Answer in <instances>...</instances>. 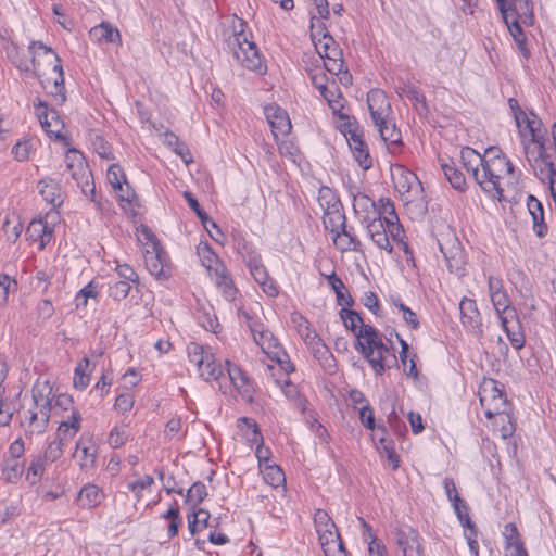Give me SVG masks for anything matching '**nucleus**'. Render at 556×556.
Segmentation results:
<instances>
[{
  "label": "nucleus",
  "instance_id": "1",
  "mask_svg": "<svg viewBox=\"0 0 556 556\" xmlns=\"http://www.w3.org/2000/svg\"><path fill=\"white\" fill-rule=\"evenodd\" d=\"M31 53V62L34 73L37 77H41L45 72L41 68V59L49 65H52L53 77L47 78V83H52L53 89L50 90V94L54 97L59 104H63L66 101L65 89H64V73L61 64V59L53 51L52 48L47 47L41 41H33L29 46Z\"/></svg>",
  "mask_w": 556,
  "mask_h": 556
},
{
  "label": "nucleus",
  "instance_id": "2",
  "mask_svg": "<svg viewBox=\"0 0 556 556\" xmlns=\"http://www.w3.org/2000/svg\"><path fill=\"white\" fill-rule=\"evenodd\" d=\"M514 172V165L496 147H490L484 153V164L481 174L480 187L492 198L501 199L503 189L501 179Z\"/></svg>",
  "mask_w": 556,
  "mask_h": 556
},
{
  "label": "nucleus",
  "instance_id": "3",
  "mask_svg": "<svg viewBox=\"0 0 556 556\" xmlns=\"http://www.w3.org/2000/svg\"><path fill=\"white\" fill-rule=\"evenodd\" d=\"M244 25V21L239 20L240 30H237V26L233 27V34L227 39V46L243 67L263 73L264 65L262 58L256 45L249 40L248 34L243 29Z\"/></svg>",
  "mask_w": 556,
  "mask_h": 556
},
{
  "label": "nucleus",
  "instance_id": "4",
  "mask_svg": "<svg viewBox=\"0 0 556 556\" xmlns=\"http://www.w3.org/2000/svg\"><path fill=\"white\" fill-rule=\"evenodd\" d=\"M538 152L531 150L529 142H523L526 160L533 169L534 175L542 181L548 182L551 192L556 190V166L547 153L545 144L536 146Z\"/></svg>",
  "mask_w": 556,
  "mask_h": 556
},
{
  "label": "nucleus",
  "instance_id": "5",
  "mask_svg": "<svg viewBox=\"0 0 556 556\" xmlns=\"http://www.w3.org/2000/svg\"><path fill=\"white\" fill-rule=\"evenodd\" d=\"M392 179L403 202H419L426 208L422 185L413 172L399 165L392 172Z\"/></svg>",
  "mask_w": 556,
  "mask_h": 556
},
{
  "label": "nucleus",
  "instance_id": "6",
  "mask_svg": "<svg viewBox=\"0 0 556 556\" xmlns=\"http://www.w3.org/2000/svg\"><path fill=\"white\" fill-rule=\"evenodd\" d=\"M142 233L151 242V250H147L144 254L147 269L157 280L168 279L172 275V266L167 260L166 252L149 229H143Z\"/></svg>",
  "mask_w": 556,
  "mask_h": 556
},
{
  "label": "nucleus",
  "instance_id": "7",
  "mask_svg": "<svg viewBox=\"0 0 556 556\" xmlns=\"http://www.w3.org/2000/svg\"><path fill=\"white\" fill-rule=\"evenodd\" d=\"M479 396L486 418L491 419L494 416L507 417L506 399L495 380L489 379L483 381L480 387Z\"/></svg>",
  "mask_w": 556,
  "mask_h": 556
},
{
  "label": "nucleus",
  "instance_id": "8",
  "mask_svg": "<svg viewBox=\"0 0 556 556\" xmlns=\"http://www.w3.org/2000/svg\"><path fill=\"white\" fill-rule=\"evenodd\" d=\"M191 362L198 365L200 376L206 380H218L224 372L220 364H217L213 355L204 353L203 348L198 344H192L188 349Z\"/></svg>",
  "mask_w": 556,
  "mask_h": 556
},
{
  "label": "nucleus",
  "instance_id": "9",
  "mask_svg": "<svg viewBox=\"0 0 556 556\" xmlns=\"http://www.w3.org/2000/svg\"><path fill=\"white\" fill-rule=\"evenodd\" d=\"M354 348L363 357H370L371 353L377 350L388 351V346L383 343L380 332L370 325L359 327Z\"/></svg>",
  "mask_w": 556,
  "mask_h": 556
},
{
  "label": "nucleus",
  "instance_id": "10",
  "mask_svg": "<svg viewBox=\"0 0 556 556\" xmlns=\"http://www.w3.org/2000/svg\"><path fill=\"white\" fill-rule=\"evenodd\" d=\"M65 162L73 180L76 181L79 188L90 186V180L93 178L92 173L79 151L75 149L68 150L65 155Z\"/></svg>",
  "mask_w": 556,
  "mask_h": 556
},
{
  "label": "nucleus",
  "instance_id": "11",
  "mask_svg": "<svg viewBox=\"0 0 556 556\" xmlns=\"http://www.w3.org/2000/svg\"><path fill=\"white\" fill-rule=\"evenodd\" d=\"M239 314L245 318L255 343L263 350L264 353L270 356L274 352L279 350V342L269 330L264 329L263 325L254 320L249 315V313L240 311Z\"/></svg>",
  "mask_w": 556,
  "mask_h": 556
},
{
  "label": "nucleus",
  "instance_id": "12",
  "mask_svg": "<svg viewBox=\"0 0 556 556\" xmlns=\"http://www.w3.org/2000/svg\"><path fill=\"white\" fill-rule=\"evenodd\" d=\"M314 525L321 547L325 545L334 546V541L341 539L336 523L326 510L320 508L315 510Z\"/></svg>",
  "mask_w": 556,
  "mask_h": 556
},
{
  "label": "nucleus",
  "instance_id": "13",
  "mask_svg": "<svg viewBox=\"0 0 556 556\" xmlns=\"http://www.w3.org/2000/svg\"><path fill=\"white\" fill-rule=\"evenodd\" d=\"M350 194L353 198L354 214L362 225L380 216L377 204L367 194L356 188H351Z\"/></svg>",
  "mask_w": 556,
  "mask_h": 556
},
{
  "label": "nucleus",
  "instance_id": "14",
  "mask_svg": "<svg viewBox=\"0 0 556 556\" xmlns=\"http://www.w3.org/2000/svg\"><path fill=\"white\" fill-rule=\"evenodd\" d=\"M459 312L463 326L476 336L481 337L483 333L482 319L476 301L463 298L459 303Z\"/></svg>",
  "mask_w": 556,
  "mask_h": 556
},
{
  "label": "nucleus",
  "instance_id": "15",
  "mask_svg": "<svg viewBox=\"0 0 556 556\" xmlns=\"http://www.w3.org/2000/svg\"><path fill=\"white\" fill-rule=\"evenodd\" d=\"M265 116L276 139L286 136L291 130V122L287 112L278 105L265 106Z\"/></svg>",
  "mask_w": 556,
  "mask_h": 556
},
{
  "label": "nucleus",
  "instance_id": "16",
  "mask_svg": "<svg viewBox=\"0 0 556 556\" xmlns=\"http://www.w3.org/2000/svg\"><path fill=\"white\" fill-rule=\"evenodd\" d=\"M346 140L358 165L364 170L369 169L372 166V159L369 154L367 144L363 139V135L358 131V129H353L349 131Z\"/></svg>",
  "mask_w": 556,
  "mask_h": 556
},
{
  "label": "nucleus",
  "instance_id": "17",
  "mask_svg": "<svg viewBox=\"0 0 556 556\" xmlns=\"http://www.w3.org/2000/svg\"><path fill=\"white\" fill-rule=\"evenodd\" d=\"M396 544L402 551V556H425L421 538L414 529L397 531Z\"/></svg>",
  "mask_w": 556,
  "mask_h": 556
},
{
  "label": "nucleus",
  "instance_id": "18",
  "mask_svg": "<svg viewBox=\"0 0 556 556\" xmlns=\"http://www.w3.org/2000/svg\"><path fill=\"white\" fill-rule=\"evenodd\" d=\"M227 372L232 384L236 387L242 399L249 403L253 401L254 387L249 377L236 365L226 362Z\"/></svg>",
  "mask_w": 556,
  "mask_h": 556
},
{
  "label": "nucleus",
  "instance_id": "19",
  "mask_svg": "<svg viewBox=\"0 0 556 556\" xmlns=\"http://www.w3.org/2000/svg\"><path fill=\"white\" fill-rule=\"evenodd\" d=\"M366 228L367 235L371 239V241L381 250H386L391 253L393 251V247L388 237V227L387 224L379 216L375 219H371L369 223L363 225Z\"/></svg>",
  "mask_w": 556,
  "mask_h": 556
},
{
  "label": "nucleus",
  "instance_id": "20",
  "mask_svg": "<svg viewBox=\"0 0 556 556\" xmlns=\"http://www.w3.org/2000/svg\"><path fill=\"white\" fill-rule=\"evenodd\" d=\"M319 364L328 371L332 372L336 368V362L329 348L321 342L320 338L313 333L312 338L305 342Z\"/></svg>",
  "mask_w": 556,
  "mask_h": 556
},
{
  "label": "nucleus",
  "instance_id": "21",
  "mask_svg": "<svg viewBox=\"0 0 556 556\" xmlns=\"http://www.w3.org/2000/svg\"><path fill=\"white\" fill-rule=\"evenodd\" d=\"M367 103L374 123H382L391 110L386 93L379 89L371 90L367 96Z\"/></svg>",
  "mask_w": 556,
  "mask_h": 556
},
{
  "label": "nucleus",
  "instance_id": "22",
  "mask_svg": "<svg viewBox=\"0 0 556 556\" xmlns=\"http://www.w3.org/2000/svg\"><path fill=\"white\" fill-rule=\"evenodd\" d=\"M460 157L467 172L472 173L475 180L479 184L481 181L484 155L481 156L476 150L466 147L462 149Z\"/></svg>",
  "mask_w": 556,
  "mask_h": 556
},
{
  "label": "nucleus",
  "instance_id": "23",
  "mask_svg": "<svg viewBox=\"0 0 556 556\" xmlns=\"http://www.w3.org/2000/svg\"><path fill=\"white\" fill-rule=\"evenodd\" d=\"M442 172L451 186L460 192L467 188L465 175L452 160L439 159Z\"/></svg>",
  "mask_w": 556,
  "mask_h": 556
},
{
  "label": "nucleus",
  "instance_id": "24",
  "mask_svg": "<svg viewBox=\"0 0 556 556\" xmlns=\"http://www.w3.org/2000/svg\"><path fill=\"white\" fill-rule=\"evenodd\" d=\"M36 115L42 126V128L48 132H59V129H52V126L55 127L59 125H63L60 121L59 114L55 110H49L48 104L42 101H38V104L35 105Z\"/></svg>",
  "mask_w": 556,
  "mask_h": 556
},
{
  "label": "nucleus",
  "instance_id": "25",
  "mask_svg": "<svg viewBox=\"0 0 556 556\" xmlns=\"http://www.w3.org/2000/svg\"><path fill=\"white\" fill-rule=\"evenodd\" d=\"M39 193L42 198L53 206H59L63 203V197L59 184L50 178L45 177L38 182Z\"/></svg>",
  "mask_w": 556,
  "mask_h": 556
},
{
  "label": "nucleus",
  "instance_id": "26",
  "mask_svg": "<svg viewBox=\"0 0 556 556\" xmlns=\"http://www.w3.org/2000/svg\"><path fill=\"white\" fill-rule=\"evenodd\" d=\"M215 283L223 296L227 301H233L237 294V288L233 285L225 266H217L215 268Z\"/></svg>",
  "mask_w": 556,
  "mask_h": 556
},
{
  "label": "nucleus",
  "instance_id": "27",
  "mask_svg": "<svg viewBox=\"0 0 556 556\" xmlns=\"http://www.w3.org/2000/svg\"><path fill=\"white\" fill-rule=\"evenodd\" d=\"M52 232V228L48 225V223L43 222L42 219L31 220L26 229V236L29 239H40L41 249L45 248L46 243L50 241Z\"/></svg>",
  "mask_w": 556,
  "mask_h": 556
},
{
  "label": "nucleus",
  "instance_id": "28",
  "mask_svg": "<svg viewBox=\"0 0 556 556\" xmlns=\"http://www.w3.org/2000/svg\"><path fill=\"white\" fill-rule=\"evenodd\" d=\"M508 12L521 17V21L526 25H532L534 23L533 14V0H511L507 4Z\"/></svg>",
  "mask_w": 556,
  "mask_h": 556
},
{
  "label": "nucleus",
  "instance_id": "29",
  "mask_svg": "<svg viewBox=\"0 0 556 556\" xmlns=\"http://www.w3.org/2000/svg\"><path fill=\"white\" fill-rule=\"evenodd\" d=\"M390 350L388 351H380L377 350L376 352L371 353L370 357H364L369 365L371 366L372 370L377 375H382L386 371V368H390L392 364L396 363L395 355H391L389 358Z\"/></svg>",
  "mask_w": 556,
  "mask_h": 556
},
{
  "label": "nucleus",
  "instance_id": "30",
  "mask_svg": "<svg viewBox=\"0 0 556 556\" xmlns=\"http://www.w3.org/2000/svg\"><path fill=\"white\" fill-rule=\"evenodd\" d=\"M440 250L444 254L447 267L451 271H455L457 275H462L464 271V253L458 244L453 245L447 252L443 245L440 244Z\"/></svg>",
  "mask_w": 556,
  "mask_h": 556
},
{
  "label": "nucleus",
  "instance_id": "31",
  "mask_svg": "<svg viewBox=\"0 0 556 556\" xmlns=\"http://www.w3.org/2000/svg\"><path fill=\"white\" fill-rule=\"evenodd\" d=\"M526 128L529 130L531 135L530 140H523V142H529L531 146L532 143L535 146H543L545 144L544 134L545 131L542 129V122L536 118V115L531 113V116L527 115L525 118Z\"/></svg>",
  "mask_w": 556,
  "mask_h": 556
},
{
  "label": "nucleus",
  "instance_id": "32",
  "mask_svg": "<svg viewBox=\"0 0 556 556\" xmlns=\"http://www.w3.org/2000/svg\"><path fill=\"white\" fill-rule=\"evenodd\" d=\"M327 281L329 286L332 288V290L336 293L337 302L340 306L343 307H351L354 304V300L350 294H345L343 290L345 289V286L341 278L337 276L334 271H332L330 275L326 276Z\"/></svg>",
  "mask_w": 556,
  "mask_h": 556
},
{
  "label": "nucleus",
  "instance_id": "33",
  "mask_svg": "<svg viewBox=\"0 0 556 556\" xmlns=\"http://www.w3.org/2000/svg\"><path fill=\"white\" fill-rule=\"evenodd\" d=\"M378 128L381 139L390 144H402V135L395 124L382 118V123H374Z\"/></svg>",
  "mask_w": 556,
  "mask_h": 556
},
{
  "label": "nucleus",
  "instance_id": "34",
  "mask_svg": "<svg viewBox=\"0 0 556 556\" xmlns=\"http://www.w3.org/2000/svg\"><path fill=\"white\" fill-rule=\"evenodd\" d=\"M92 370L88 357H84L75 368L73 383L77 390H85L90 382V372Z\"/></svg>",
  "mask_w": 556,
  "mask_h": 556
},
{
  "label": "nucleus",
  "instance_id": "35",
  "mask_svg": "<svg viewBox=\"0 0 556 556\" xmlns=\"http://www.w3.org/2000/svg\"><path fill=\"white\" fill-rule=\"evenodd\" d=\"M77 500L84 508L96 507L101 502V491L94 484H87L79 491Z\"/></svg>",
  "mask_w": 556,
  "mask_h": 556
},
{
  "label": "nucleus",
  "instance_id": "36",
  "mask_svg": "<svg viewBox=\"0 0 556 556\" xmlns=\"http://www.w3.org/2000/svg\"><path fill=\"white\" fill-rule=\"evenodd\" d=\"M79 428L80 415L78 413L73 412L72 421L66 420L60 424L55 440H62V442L64 443L65 441H68L72 438H74L75 434L78 432Z\"/></svg>",
  "mask_w": 556,
  "mask_h": 556
},
{
  "label": "nucleus",
  "instance_id": "37",
  "mask_svg": "<svg viewBox=\"0 0 556 556\" xmlns=\"http://www.w3.org/2000/svg\"><path fill=\"white\" fill-rule=\"evenodd\" d=\"M315 48L319 56L325 61L329 56H342V51L337 46L330 34L324 35V38H319L318 42H315Z\"/></svg>",
  "mask_w": 556,
  "mask_h": 556
},
{
  "label": "nucleus",
  "instance_id": "38",
  "mask_svg": "<svg viewBox=\"0 0 556 556\" xmlns=\"http://www.w3.org/2000/svg\"><path fill=\"white\" fill-rule=\"evenodd\" d=\"M339 314L344 324V327L352 331L356 337L359 327L365 325L361 315L355 311L349 309L348 307H342Z\"/></svg>",
  "mask_w": 556,
  "mask_h": 556
},
{
  "label": "nucleus",
  "instance_id": "39",
  "mask_svg": "<svg viewBox=\"0 0 556 556\" xmlns=\"http://www.w3.org/2000/svg\"><path fill=\"white\" fill-rule=\"evenodd\" d=\"M184 198L188 202L189 206L192 208V211L197 214V216L200 218L203 226L207 229V223L212 224V227L217 230L218 233H220V229L216 225V223L210 218V216L205 213V211L200 206L198 200L193 197V194L189 191L184 192Z\"/></svg>",
  "mask_w": 556,
  "mask_h": 556
},
{
  "label": "nucleus",
  "instance_id": "40",
  "mask_svg": "<svg viewBox=\"0 0 556 556\" xmlns=\"http://www.w3.org/2000/svg\"><path fill=\"white\" fill-rule=\"evenodd\" d=\"M90 34L92 37L106 42H115L119 39V31L109 23H101L100 25L91 28Z\"/></svg>",
  "mask_w": 556,
  "mask_h": 556
},
{
  "label": "nucleus",
  "instance_id": "41",
  "mask_svg": "<svg viewBox=\"0 0 556 556\" xmlns=\"http://www.w3.org/2000/svg\"><path fill=\"white\" fill-rule=\"evenodd\" d=\"M76 451L81 454L79 459V466L81 469H88L94 466L97 448L92 444L85 445L81 442H77Z\"/></svg>",
  "mask_w": 556,
  "mask_h": 556
},
{
  "label": "nucleus",
  "instance_id": "42",
  "mask_svg": "<svg viewBox=\"0 0 556 556\" xmlns=\"http://www.w3.org/2000/svg\"><path fill=\"white\" fill-rule=\"evenodd\" d=\"M330 233L332 235V239H333L336 247L341 252H346V251L361 252L362 251L363 244L357 238H349L348 239L340 233V230L337 232H330Z\"/></svg>",
  "mask_w": 556,
  "mask_h": 556
},
{
  "label": "nucleus",
  "instance_id": "43",
  "mask_svg": "<svg viewBox=\"0 0 556 556\" xmlns=\"http://www.w3.org/2000/svg\"><path fill=\"white\" fill-rule=\"evenodd\" d=\"M378 212L382 220L387 225H393L399 222V217L395 213L394 204L391 202L389 198H381L379 200Z\"/></svg>",
  "mask_w": 556,
  "mask_h": 556
},
{
  "label": "nucleus",
  "instance_id": "44",
  "mask_svg": "<svg viewBox=\"0 0 556 556\" xmlns=\"http://www.w3.org/2000/svg\"><path fill=\"white\" fill-rule=\"evenodd\" d=\"M323 224L329 232H337L346 224L344 211L334 212L333 214H324Z\"/></svg>",
  "mask_w": 556,
  "mask_h": 556
},
{
  "label": "nucleus",
  "instance_id": "45",
  "mask_svg": "<svg viewBox=\"0 0 556 556\" xmlns=\"http://www.w3.org/2000/svg\"><path fill=\"white\" fill-rule=\"evenodd\" d=\"M263 475L265 481L273 488H277L286 481L283 471L277 465H265Z\"/></svg>",
  "mask_w": 556,
  "mask_h": 556
},
{
  "label": "nucleus",
  "instance_id": "46",
  "mask_svg": "<svg viewBox=\"0 0 556 556\" xmlns=\"http://www.w3.org/2000/svg\"><path fill=\"white\" fill-rule=\"evenodd\" d=\"M491 301L498 316H509L515 313L513 308L509 307V299L505 291L491 294Z\"/></svg>",
  "mask_w": 556,
  "mask_h": 556
},
{
  "label": "nucleus",
  "instance_id": "47",
  "mask_svg": "<svg viewBox=\"0 0 556 556\" xmlns=\"http://www.w3.org/2000/svg\"><path fill=\"white\" fill-rule=\"evenodd\" d=\"M510 35L513 36L516 42H519L521 39H526L521 25V17L513 14L511 12H507L506 17H503Z\"/></svg>",
  "mask_w": 556,
  "mask_h": 556
},
{
  "label": "nucleus",
  "instance_id": "48",
  "mask_svg": "<svg viewBox=\"0 0 556 556\" xmlns=\"http://www.w3.org/2000/svg\"><path fill=\"white\" fill-rule=\"evenodd\" d=\"M16 290V280L12 279L7 274H0V305L7 304L10 293H14Z\"/></svg>",
  "mask_w": 556,
  "mask_h": 556
},
{
  "label": "nucleus",
  "instance_id": "49",
  "mask_svg": "<svg viewBox=\"0 0 556 556\" xmlns=\"http://www.w3.org/2000/svg\"><path fill=\"white\" fill-rule=\"evenodd\" d=\"M198 254L201 257L203 266H205L208 270H215L217 266H224L208 244L199 247Z\"/></svg>",
  "mask_w": 556,
  "mask_h": 556
},
{
  "label": "nucleus",
  "instance_id": "50",
  "mask_svg": "<svg viewBox=\"0 0 556 556\" xmlns=\"http://www.w3.org/2000/svg\"><path fill=\"white\" fill-rule=\"evenodd\" d=\"M503 328L507 334V338L510 341V344L516 350H520L525 345V336L520 331L519 327H517V330H514L508 326L507 316H501Z\"/></svg>",
  "mask_w": 556,
  "mask_h": 556
},
{
  "label": "nucleus",
  "instance_id": "51",
  "mask_svg": "<svg viewBox=\"0 0 556 556\" xmlns=\"http://www.w3.org/2000/svg\"><path fill=\"white\" fill-rule=\"evenodd\" d=\"M31 392L35 406L53 400L52 388L48 382L36 383Z\"/></svg>",
  "mask_w": 556,
  "mask_h": 556
},
{
  "label": "nucleus",
  "instance_id": "52",
  "mask_svg": "<svg viewBox=\"0 0 556 556\" xmlns=\"http://www.w3.org/2000/svg\"><path fill=\"white\" fill-rule=\"evenodd\" d=\"M207 495L206 486L203 482H194L186 494V502L191 503L193 506L200 504Z\"/></svg>",
  "mask_w": 556,
  "mask_h": 556
},
{
  "label": "nucleus",
  "instance_id": "53",
  "mask_svg": "<svg viewBox=\"0 0 556 556\" xmlns=\"http://www.w3.org/2000/svg\"><path fill=\"white\" fill-rule=\"evenodd\" d=\"M106 178L113 189H122V185L127 182L126 175L118 164L109 167Z\"/></svg>",
  "mask_w": 556,
  "mask_h": 556
},
{
  "label": "nucleus",
  "instance_id": "54",
  "mask_svg": "<svg viewBox=\"0 0 556 556\" xmlns=\"http://www.w3.org/2000/svg\"><path fill=\"white\" fill-rule=\"evenodd\" d=\"M247 265L250 268L251 275L253 276L257 283L264 282V280L268 278L267 270L265 266L262 264L261 256H251Z\"/></svg>",
  "mask_w": 556,
  "mask_h": 556
},
{
  "label": "nucleus",
  "instance_id": "55",
  "mask_svg": "<svg viewBox=\"0 0 556 556\" xmlns=\"http://www.w3.org/2000/svg\"><path fill=\"white\" fill-rule=\"evenodd\" d=\"M131 283L129 281H114L110 283L109 295L115 301L124 300L130 292Z\"/></svg>",
  "mask_w": 556,
  "mask_h": 556
},
{
  "label": "nucleus",
  "instance_id": "56",
  "mask_svg": "<svg viewBox=\"0 0 556 556\" xmlns=\"http://www.w3.org/2000/svg\"><path fill=\"white\" fill-rule=\"evenodd\" d=\"M291 319H292V323L296 326L299 334L304 339L305 342L312 338L313 333H316L315 331H313L309 328L308 320L305 317H303L301 314H299V313L292 314Z\"/></svg>",
  "mask_w": 556,
  "mask_h": 556
},
{
  "label": "nucleus",
  "instance_id": "57",
  "mask_svg": "<svg viewBox=\"0 0 556 556\" xmlns=\"http://www.w3.org/2000/svg\"><path fill=\"white\" fill-rule=\"evenodd\" d=\"M2 473L8 482H14L23 473V464L18 460H8L2 469Z\"/></svg>",
  "mask_w": 556,
  "mask_h": 556
},
{
  "label": "nucleus",
  "instance_id": "58",
  "mask_svg": "<svg viewBox=\"0 0 556 556\" xmlns=\"http://www.w3.org/2000/svg\"><path fill=\"white\" fill-rule=\"evenodd\" d=\"M406 98L415 103L416 110L419 114L428 113L426 97L420 93L414 86H407Z\"/></svg>",
  "mask_w": 556,
  "mask_h": 556
},
{
  "label": "nucleus",
  "instance_id": "59",
  "mask_svg": "<svg viewBox=\"0 0 556 556\" xmlns=\"http://www.w3.org/2000/svg\"><path fill=\"white\" fill-rule=\"evenodd\" d=\"M45 462L46 460L40 456H37L31 460L27 473V480H29L31 484H35L42 476L45 471Z\"/></svg>",
  "mask_w": 556,
  "mask_h": 556
},
{
  "label": "nucleus",
  "instance_id": "60",
  "mask_svg": "<svg viewBox=\"0 0 556 556\" xmlns=\"http://www.w3.org/2000/svg\"><path fill=\"white\" fill-rule=\"evenodd\" d=\"M235 249L242 256L245 263H249L251 256H261L254 248L248 243L243 238L237 237L235 238Z\"/></svg>",
  "mask_w": 556,
  "mask_h": 556
},
{
  "label": "nucleus",
  "instance_id": "61",
  "mask_svg": "<svg viewBox=\"0 0 556 556\" xmlns=\"http://www.w3.org/2000/svg\"><path fill=\"white\" fill-rule=\"evenodd\" d=\"M63 445L62 440H53L46 448L43 459L50 463L56 462L63 454Z\"/></svg>",
  "mask_w": 556,
  "mask_h": 556
},
{
  "label": "nucleus",
  "instance_id": "62",
  "mask_svg": "<svg viewBox=\"0 0 556 556\" xmlns=\"http://www.w3.org/2000/svg\"><path fill=\"white\" fill-rule=\"evenodd\" d=\"M127 440L128 433L118 427H114L108 437V443L112 448H118L123 446Z\"/></svg>",
  "mask_w": 556,
  "mask_h": 556
},
{
  "label": "nucleus",
  "instance_id": "63",
  "mask_svg": "<svg viewBox=\"0 0 556 556\" xmlns=\"http://www.w3.org/2000/svg\"><path fill=\"white\" fill-rule=\"evenodd\" d=\"M340 201L336 191L329 187H321L318 192V202L321 208L331 205L332 203H338Z\"/></svg>",
  "mask_w": 556,
  "mask_h": 556
},
{
  "label": "nucleus",
  "instance_id": "64",
  "mask_svg": "<svg viewBox=\"0 0 556 556\" xmlns=\"http://www.w3.org/2000/svg\"><path fill=\"white\" fill-rule=\"evenodd\" d=\"M153 483H154L153 477L149 476V475H146L142 478L136 480V481L129 482L128 483V489L131 492H134L135 495L137 496V498L139 500L141 497V492L144 489L150 488Z\"/></svg>",
  "mask_w": 556,
  "mask_h": 556
}]
</instances>
